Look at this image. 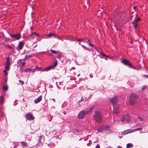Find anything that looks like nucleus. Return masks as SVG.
Listing matches in <instances>:
<instances>
[{"mask_svg": "<svg viewBox=\"0 0 148 148\" xmlns=\"http://www.w3.org/2000/svg\"><path fill=\"white\" fill-rule=\"evenodd\" d=\"M94 118L96 122L100 123L102 120V115L99 111H96L95 112Z\"/></svg>", "mask_w": 148, "mask_h": 148, "instance_id": "f257e3e1", "label": "nucleus"}, {"mask_svg": "<svg viewBox=\"0 0 148 148\" xmlns=\"http://www.w3.org/2000/svg\"><path fill=\"white\" fill-rule=\"evenodd\" d=\"M137 97L134 94H132L130 95L129 98V102L130 103L133 105L135 104L137 100Z\"/></svg>", "mask_w": 148, "mask_h": 148, "instance_id": "f03ea898", "label": "nucleus"}, {"mask_svg": "<svg viewBox=\"0 0 148 148\" xmlns=\"http://www.w3.org/2000/svg\"><path fill=\"white\" fill-rule=\"evenodd\" d=\"M110 127L107 125H103L99 127L98 129V132H104L109 131Z\"/></svg>", "mask_w": 148, "mask_h": 148, "instance_id": "7ed1b4c3", "label": "nucleus"}, {"mask_svg": "<svg viewBox=\"0 0 148 148\" xmlns=\"http://www.w3.org/2000/svg\"><path fill=\"white\" fill-rule=\"evenodd\" d=\"M8 34L12 39L14 40H19L21 37V35L20 34H11L10 33H8Z\"/></svg>", "mask_w": 148, "mask_h": 148, "instance_id": "20e7f679", "label": "nucleus"}, {"mask_svg": "<svg viewBox=\"0 0 148 148\" xmlns=\"http://www.w3.org/2000/svg\"><path fill=\"white\" fill-rule=\"evenodd\" d=\"M86 113V112L84 110H82L79 113L77 117L79 119H82L84 118Z\"/></svg>", "mask_w": 148, "mask_h": 148, "instance_id": "39448f33", "label": "nucleus"}, {"mask_svg": "<svg viewBox=\"0 0 148 148\" xmlns=\"http://www.w3.org/2000/svg\"><path fill=\"white\" fill-rule=\"evenodd\" d=\"M130 121V116L127 114L123 116L122 118L121 122L123 123H124V121H127L128 123Z\"/></svg>", "mask_w": 148, "mask_h": 148, "instance_id": "423d86ee", "label": "nucleus"}, {"mask_svg": "<svg viewBox=\"0 0 148 148\" xmlns=\"http://www.w3.org/2000/svg\"><path fill=\"white\" fill-rule=\"evenodd\" d=\"M121 62L124 65L128 66L134 69H135L134 67H133L132 66L131 63H130L128 60L126 59H123L121 60Z\"/></svg>", "mask_w": 148, "mask_h": 148, "instance_id": "0eeeda50", "label": "nucleus"}, {"mask_svg": "<svg viewBox=\"0 0 148 148\" xmlns=\"http://www.w3.org/2000/svg\"><path fill=\"white\" fill-rule=\"evenodd\" d=\"M118 97L117 96L114 97L110 100V103L113 106L116 104L118 102Z\"/></svg>", "mask_w": 148, "mask_h": 148, "instance_id": "6e6552de", "label": "nucleus"}, {"mask_svg": "<svg viewBox=\"0 0 148 148\" xmlns=\"http://www.w3.org/2000/svg\"><path fill=\"white\" fill-rule=\"evenodd\" d=\"M25 118L27 120L32 121L34 119V117L33 116V114L30 113H26Z\"/></svg>", "mask_w": 148, "mask_h": 148, "instance_id": "1a4fd4ad", "label": "nucleus"}, {"mask_svg": "<svg viewBox=\"0 0 148 148\" xmlns=\"http://www.w3.org/2000/svg\"><path fill=\"white\" fill-rule=\"evenodd\" d=\"M57 64L58 62L56 61L55 62L53 65H51L47 68L45 69L43 71H47L53 69L57 65Z\"/></svg>", "mask_w": 148, "mask_h": 148, "instance_id": "9d476101", "label": "nucleus"}, {"mask_svg": "<svg viewBox=\"0 0 148 148\" xmlns=\"http://www.w3.org/2000/svg\"><path fill=\"white\" fill-rule=\"evenodd\" d=\"M133 132V130L132 129H130L126 130L122 132L121 134L122 135H125L126 134L132 133Z\"/></svg>", "mask_w": 148, "mask_h": 148, "instance_id": "9b49d317", "label": "nucleus"}, {"mask_svg": "<svg viewBox=\"0 0 148 148\" xmlns=\"http://www.w3.org/2000/svg\"><path fill=\"white\" fill-rule=\"evenodd\" d=\"M24 45L23 42H19L18 47L16 48L17 50L18 51L21 50L23 49Z\"/></svg>", "mask_w": 148, "mask_h": 148, "instance_id": "f8f14e48", "label": "nucleus"}, {"mask_svg": "<svg viewBox=\"0 0 148 148\" xmlns=\"http://www.w3.org/2000/svg\"><path fill=\"white\" fill-rule=\"evenodd\" d=\"M42 96H40L39 97L36 98V99L34 100V102L35 103H37L40 101L42 99Z\"/></svg>", "mask_w": 148, "mask_h": 148, "instance_id": "ddd939ff", "label": "nucleus"}, {"mask_svg": "<svg viewBox=\"0 0 148 148\" xmlns=\"http://www.w3.org/2000/svg\"><path fill=\"white\" fill-rule=\"evenodd\" d=\"M4 65H10V58L9 57H8L6 58V62L5 64Z\"/></svg>", "mask_w": 148, "mask_h": 148, "instance_id": "4468645a", "label": "nucleus"}, {"mask_svg": "<svg viewBox=\"0 0 148 148\" xmlns=\"http://www.w3.org/2000/svg\"><path fill=\"white\" fill-rule=\"evenodd\" d=\"M94 106H92L88 110H87V111H86L87 114H89L93 110V109H94Z\"/></svg>", "mask_w": 148, "mask_h": 148, "instance_id": "2eb2a0df", "label": "nucleus"}, {"mask_svg": "<svg viewBox=\"0 0 148 148\" xmlns=\"http://www.w3.org/2000/svg\"><path fill=\"white\" fill-rule=\"evenodd\" d=\"M35 35H36L38 37H39L40 36L38 34L35 32L33 33L30 35L31 38H34Z\"/></svg>", "mask_w": 148, "mask_h": 148, "instance_id": "dca6fc26", "label": "nucleus"}, {"mask_svg": "<svg viewBox=\"0 0 148 148\" xmlns=\"http://www.w3.org/2000/svg\"><path fill=\"white\" fill-rule=\"evenodd\" d=\"M133 147V145L131 143H129L127 144L126 145L127 148H130Z\"/></svg>", "mask_w": 148, "mask_h": 148, "instance_id": "f3484780", "label": "nucleus"}, {"mask_svg": "<svg viewBox=\"0 0 148 148\" xmlns=\"http://www.w3.org/2000/svg\"><path fill=\"white\" fill-rule=\"evenodd\" d=\"M132 24L133 25H134V27L135 29H136L137 26V24L136 22V20H134V21L132 22Z\"/></svg>", "mask_w": 148, "mask_h": 148, "instance_id": "a211bd4d", "label": "nucleus"}, {"mask_svg": "<svg viewBox=\"0 0 148 148\" xmlns=\"http://www.w3.org/2000/svg\"><path fill=\"white\" fill-rule=\"evenodd\" d=\"M137 121L138 122V121L142 122V121H144V120L142 118H141L140 117H138L137 119Z\"/></svg>", "mask_w": 148, "mask_h": 148, "instance_id": "6ab92c4d", "label": "nucleus"}, {"mask_svg": "<svg viewBox=\"0 0 148 148\" xmlns=\"http://www.w3.org/2000/svg\"><path fill=\"white\" fill-rule=\"evenodd\" d=\"M67 40H68L70 41H73L74 40H76V38H71L70 37H69V39H67Z\"/></svg>", "mask_w": 148, "mask_h": 148, "instance_id": "aec40b11", "label": "nucleus"}, {"mask_svg": "<svg viewBox=\"0 0 148 148\" xmlns=\"http://www.w3.org/2000/svg\"><path fill=\"white\" fill-rule=\"evenodd\" d=\"M2 88L3 90H8V87L7 85H5L3 86Z\"/></svg>", "mask_w": 148, "mask_h": 148, "instance_id": "412c9836", "label": "nucleus"}, {"mask_svg": "<svg viewBox=\"0 0 148 148\" xmlns=\"http://www.w3.org/2000/svg\"><path fill=\"white\" fill-rule=\"evenodd\" d=\"M5 47H8L9 48H10V49L12 50H14L15 49H14L12 47V46H11L10 45H6L5 46Z\"/></svg>", "mask_w": 148, "mask_h": 148, "instance_id": "4be33fe9", "label": "nucleus"}, {"mask_svg": "<svg viewBox=\"0 0 148 148\" xmlns=\"http://www.w3.org/2000/svg\"><path fill=\"white\" fill-rule=\"evenodd\" d=\"M5 70H6L7 71H8L10 69V65H5Z\"/></svg>", "mask_w": 148, "mask_h": 148, "instance_id": "5701e85b", "label": "nucleus"}, {"mask_svg": "<svg viewBox=\"0 0 148 148\" xmlns=\"http://www.w3.org/2000/svg\"><path fill=\"white\" fill-rule=\"evenodd\" d=\"M21 143L25 147H27V142L24 141H22L21 142Z\"/></svg>", "mask_w": 148, "mask_h": 148, "instance_id": "b1692460", "label": "nucleus"}, {"mask_svg": "<svg viewBox=\"0 0 148 148\" xmlns=\"http://www.w3.org/2000/svg\"><path fill=\"white\" fill-rule=\"evenodd\" d=\"M81 46L83 47V49H84L85 50H87L88 51L90 50L87 47H86L85 46H84V45H82Z\"/></svg>", "mask_w": 148, "mask_h": 148, "instance_id": "393cba45", "label": "nucleus"}, {"mask_svg": "<svg viewBox=\"0 0 148 148\" xmlns=\"http://www.w3.org/2000/svg\"><path fill=\"white\" fill-rule=\"evenodd\" d=\"M4 99L3 98V96H1V99L0 101V103L2 105L4 103Z\"/></svg>", "mask_w": 148, "mask_h": 148, "instance_id": "a878e982", "label": "nucleus"}, {"mask_svg": "<svg viewBox=\"0 0 148 148\" xmlns=\"http://www.w3.org/2000/svg\"><path fill=\"white\" fill-rule=\"evenodd\" d=\"M113 110L114 111V112H115L116 114H117L119 112V110L118 109L116 110V109L114 108V107Z\"/></svg>", "mask_w": 148, "mask_h": 148, "instance_id": "bb28decb", "label": "nucleus"}, {"mask_svg": "<svg viewBox=\"0 0 148 148\" xmlns=\"http://www.w3.org/2000/svg\"><path fill=\"white\" fill-rule=\"evenodd\" d=\"M142 128L141 127L135 129L133 130V132H135L137 131H139L140 130H142Z\"/></svg>", "mask_w": 148, "mask_h": 148, "instance_id": "cd10ccee", "label": "nucleus"}, {"mask_svg": "<svg viewBox=\"0 0 148 148\" xmlns=\"http://www.w3.org/2000/svg\"><path fill=\"white\" fill-rule=\"evenodd\" d=\"M52 36H55V34H50L47 35V36L49 38H50Z\"/></svg>", "mask_w": 148, "mask_h": 148, "instance_id": "c85d7f7f", "label": "nucleus"}, {"mask_svg": "<svg viewBox=\"0 0 148 148\" xmlns=\"http://www.w3.org/2000/svg\"><path fill=\"white\" fill-rule=\"evenodd\" d=\"M50 51L52 53H53V54H56L57 53V52H56V51H55V50H52V49H50Z\"/></svg>", "mask_w": 148, "mask_h": 148, "instance_id": "c756f323", "label": "nucleus"}, {"mask_svg": "<svg viewBox=\"0 0 148 148\" xmlns=\"http://www.w3.org/2000/svg\"><path fill=\"white\" fill-rule=\"evenodd\" d=\"M101 55L102 56H103V57H107V58H109V56H108L106 55L103 54L102 53H101Z\"/></svg>", "mask_w": 148, "mask_h": 148, "instance_id": "7c9ffc66", "label": "nucleus"}, {"mask_svg": "<svg viewBox=\"0 0 148 148\" xmlns=\"http://www.w3.org/2000/svg\"><path fill=\"white\" fill-rule=\"evenodd\" d=\"M35 69H38V70L42 71H44L43 70H44V69L43 70H42L41 68L39 67L38 66L36 67Z\"/></svg>", "mask_w": 148, "mask_h": 148, "instance_id": "2f4dec72", "label": "nucleus"}, {"mask_svg": "<svg viewBox=\"0 0 148 148\" xmlns=\"http://www.w3.org/2000/svg\"><path fill=\"white\" fill-rule=\"evenodd\" d=\"M31 71V69L30 68H27L26 69L25 71L26 72H30Z\"/></svg>", "mask_w": 148, "mask_h": 148, "instance_id": "473e14b6", "label": "nucleus"}, {"mask_svg": "<svg viewBox=\"0 0 148 148\" xmlns=\"http://www.w3.org/2000/svg\"><path fill=\"white\" fill-rule=\"evenodd\" d=\"M84 101V98L82 97L81 98V99L80 100H78V101L77 102L78 103H79L81 102Z\"/></svg>", "mask_w": 148, "mask_h": 148, "instance_id": "72a5a7b5", "label": "nucleus"}, {"mask_svg": "<svg viewBox=\"0 0 148 148\" xmlns=\"http://www.w3.org/2000/svg\"><path fill=\"white\" fill-rule=\"evenodd\" d=\"M146 86L145 85H143V86H142V90H144L145 89V88H146Z\"/></svg>", "mask_w": 148, "mask_h": 148, "instance_id": "f704fd0d", "label": "nucleus"}, {"mask_svg": "<svg viewBox=\"0 0 148 148\" xmlns=\"http://www.w3.org/2000/svg\"><path fill=\"white\" fill-rule=\"evenodd\" d=\"M87 41L89 42V45L90 46L92 47H94V45H92V44H91V43L90 42V40H88Z\"/></svg>", "mask_w": 148, "mask_h": 148, "instance_id": "c9c22d12", "label": "nucleus"}, {"mask_svg": "<svg viewBox=\"0 0 148 148\" xmlns=\"http://www.w3.org/2000/svg\"><path fill=\"white\" fill-rule=\"evenodd\" d=\"M57 130L55 129L53 131V134H57Z\"/></svg>", "mask_w": 148, "mask_h": 148, "instance_id": "e433bc0d", "label": "nucleus"}, {"mask_svg": "<svg viewBox=\"0 0 148 148\" xmlns=\"http://www.w3.org/2000/svg\"><path fill=\"white\" fill-rule=\"evenodd\" d=\"M7 71V70H5L3 71V72L4 73L5 75H7L8 74V73L6 71Z\"/></svg>", "mask_w": 148, "mask_h": 148, "instance_id": "4c0bfd02", "label": "nucleus"}, {"mask_svg": "<svg viewBox=\"0 0 148 148\" xmlns=\"http://www.w3.org/2000/svg\"><path fill=\"white\" fill-rule=\"evenodd\" d=\"M76 40L78 42H81L84 39H77Z\"/></svg>", "mask_w": 148, "mask_h": 148, "instance_id": "58836bf2", "label": "nucleus"}, {"mask_svg": "<svg viewBox=\"0 0 148 148\" xmlns=\"http://www.w3.org/2000/svg\"><path fill=\"white\" fill-rule=\"evenodd\" d=\"M57 38L59 40H62V41H63V38L62 37H58Z\"/></svg>", "mask_w": 148, "mask_h": 148, "instance_id": "ea45409f", "label": "nucleus"}, {"mask_svg": "<svg viewBox=\"0 0 148 148\" xmlns=\"http://www.w3.org/2000/svg\"><path fill=\"white\" fill-rule=\"evenodd\" d=\"M5 40L6 42H8L9 40V39L6 37L5 38Z\"/></svg>", "mask_w": 148, "mask_h": 148, "instance_id": "a19ab883", "label": "nucleus"}, {"mask_svg": "<svg viewBox=\"0 0 148 148\" xmlns=\"http://www.w3.org/2000/svg\"><path fill=\"white\" fill-rule=\"evenodd\" d=\"M19 82L20 83H21V84H23L24 82L23 81L21 80H19Z\"/></svg>", "mask_w": 148, "mask_h": 148, "instance_id": "79ce46f5", "label": "nucleus"}, {"mask_svg": "<svg viewBox=\"0 0 148 148\" xmlns=\"http://www.w3.org/2000/svg\"><path fill=\"white\" fill-rule=\"evenodd\" d=\"M140 18L139 17H138L137 19H136V21H140Z\"/></svg>", "mask_w": 148, "mask_h": 148, "instance_id": "37998d69", "label": "nucleus"}, {"mask_svg": "<svg viewBox=\"0 0 148 148\" xmlns=\"http://www.w3.org/2000/svg\"><path fill=\"white\" fill-rule=\"evenodd\" d=\"M95 148H100L99 145V144L97 145L96 146Z\"/></svg>", "mask_w": 148, "mask_h": 148, "instance_id": "c03bdc74", "label": "nucleus"}, {"mask_svg": "<svg viewBox=\"0 0 148 148\" xmlns=\"http://www.w3.org/2000/svg\"><path fill=\"white\" fill-rule=\"evenodd\" d=\"M25 64V62H23L22 64V66H23Z\"/></svg>", "mask_w": 148, "mask_h": 148, "instance_id": "a18cd8bd", "label": "nucleus"}, {"mask_svg": "<svg viewBox=\"0 0 148 148\" xmlns=\"http://www.w3.org/2000/svg\"><path fill=\"white\" fill-rule=\"evenodd\" d=\"M35 71V69H31V71L32 72H34Z\"/></svg>", "mask_w": 148, "mask_h": 148, "instance_id": "49530a36", "label": "nucleus"}, {"mask_svg": "<svg viewBox=\"0 0 148 148\" xmlns=\"http://www.w3.org/2000/svg\"><path fill=\"white\" fill-rule=\"evenodd\" d=\"M32 56L31 55L27 57V58H29L31 57H32Z\"/></svg>", "mask_w": 148, "mask_h": 148, "instance_id": "de8ad7c7", "label": "nucleus"}, {"mask_svg": "<svg viewBox=\"0 0 148 148\" xmlns=\"http://www.w3.org/2000/svg\"><path fill=\"white\" fill-rule=\"evenodd\" d=\"M143 76L148 78V74L147 75H143Z\"/></svg>", "mask_w": 148, "mask_h": 148, "instance_id": "09e8293b", "label": "nucleus"}, {"mask_svg": "<svg viewBox=\"0 0 148 148\" xmlns=\"http://www.w3.org/2000/svg\"><path fill=\"white\" fill-rule=\"evenodd\" d=\"M54 137H56V138H59L58 135H57L56 136H55V135H54Z\"/></svg>", "mask_w": 148, "mask_h": 148, "instance_id": "8fccbe9b", "label": "nucleus"}, {"mask_svg": "<svg viewBox=\"0 0 148 148\" xmlns=\"http://www.w3.org/2000/svg\"><path fill=\"white\" fill-rule=\"evenodd\" d=\"M7 79H6L5 80V84H6V82H7Z\"/></svg>", "mask_w": 148, "mask_h": 148, "instance_id": "3c124183", "label": "nucleus"}, {"mask_svg": "<svg viewBox=\"0 0 148 148\" xmlns=\"http://www.w3.org/2000/svg\"><path fill=\"white\" fill-rule=\"evenodd\" d=\"M26 58H27V55H26L25 59L23 60H25Z\"/></svg>", "mask_w": 148, "mask_h": 148, "instance_id": "603ef678", "label": "nucleus"}, {"mask_svg": "<svg viewBox=\"0 0 148 148\" xmlns=\"http://www.w3.org/2000/svg\"><path fill=\"white\" fill-rule=\"evenodd\" d=\"M41 136H40V137H39V141L40 140H41Z\"/></svg>", "mask_w": 148, "mask_h": 148, "instance_id": "864d4df0", "label": "nucleus"}, {"mask_svg": "<svg viewBox=\"0 0 148 148\" xmlns=\"http://www.w3.org/2000/svg\"><path fill=\"white\" fill-rule=\"evenodd\" d=\"M136 6H134L133 7V8L134 9H135V8H136Z\"/></svg>", "mask_w": 148, "mask_h": 148, "instance_id": "5fc2aeb1", "label": "nucleus"}, {"mask_svg": "<svg viewBox=\"0 0 148 148\" xmlns=\"http://www.w3.org/2000/svg\"><path fill=\"white\" fill-rule=\"evenodd\" d=\"M4 115V113L3 112H2V115H1V116H3Z\"/></svg>", "mask_w": 148, "mask_h": 148, "instance_id": "6e6d98bb", "label": "nucleus"}, {"mask_svg": "<svg viewBox=\"0 0 148 148\" xmlns=\"http://www.w3.org/2000/svg\"><path fill=\"white\" fill-rule=\"evenodd\" d=\"M17 146H14L13 147V148H16V147H17Z\"/></svg>", "mask_w": 148, "mask_h": 148, "instance_id": "4d7b16f0", "label": "nucleus"}, {"mask_svg": "<svg viewBox=\"0 0 148 148\" xmlns=\"http://www.w3.org/2000/svg\"><path fill=\"white\" fill-rule=\"evenodd\" d=\"M52 100L54 102H55V99H52Z\"/></svg>", "mask_w": 148, "mask_h": 148, "instance_id": "13d9d810", "label": "nucleus"}, {"mask_svg": "<svg viewBox=\"0 0 148 148\" xmlns=\"http://www.w3.org/2000/svg\"><path fill=\"white\" fill-rule=\"evenodd\" d=\"M69 37H66V40H67V39H69Z\"/></svg>", "mask_w": 148, "mask_h": 148, "instance_id": "bf43d9fd", "label": "nucleus"}, {"mask_svg": "<svg viewBox=\"0 0 148 148\" xmlns=\"http://www.w3.org/2000/svg\"><path fill=\"white\" fill-rule=\"evenodd\" d=\"M63 113L65 115L66 114V112H64Z\"/></svg>", "mask_w": 148, "mask_h": 148, "instance_id": "052dcab7", "label": "nucleus"}, {"mask_svg": "<svg viewBox=\"0 0 148 148\" xmlns=\"http://www.w3.org/2000/svg\"><path fill=\"white\" fill-rule=\"evenodd\" d=\"M37 45H36L35 46H34V48H35L36 47V46Z\"/></svg>", "mask_w": 148, "mask_h": 148, "instance_id": "680f3d73", "label": "nucleus"}, {"mask_svg": "<svg viewBox=\"0 0 148 148\" xmlns=\"http://www.w3.org/2000/svg\"><path fill=\"white\" fill-rule=\"evenodd\" d=\"M79 45H81V43H79Z\"/></svg>", "mask_w": 148, "mask_h": 148, "instance_id": "e2e57ef3", "label": "nucleus"}, {"mask_svg": "<svg viewBox=\"0 0 148 148\" xmlns=\"http://www.w3.org/2000/svg\"><path fill=\"white\" fill-rule=\"evenodd\" d=\"M45 52H42V53H44Z\"/></svg>", "mask_w": 148, "mask_h": 148, "instance_id": "0e129e2a", "label": "nucleus"}, {"mask_svg": "<svg viewBox=\"0 0 148 148\" xmlns=\"http://www.w3.org/2000/svg\"><path fill=\"white\" fill-rule=\"evenodd\" d=\"M84 42H86V41H85Z\"/></svg>", "mask_w": 148, "mask_h": 148, "instance_id": "69168bd1", "label": "nucleus"}, {"mask_svg": "<svg viewBox=\"0 0 148 148\" xmlns=\"http://www.w3.org/2000/svg\"><path fill=\"white\" fill-rule=\"evenodd\" d=\"M91 90H94V89H91Z\"/></svg>", "mask_w": 148, "mask_h": 148, "instance_id": "338daca9", "label": "nucleus"}, {"mask_svg": "<svg viewBox=\"0 0 148 148\" xmlns=\"http://www.w3.org/2000/svg\"><path fill=\"white\" fill-rule=\"evenodd\" d=\"M79 75H80L79 74V75H78V76Z\"/></svg>", "mask_w": 148, "mask_h": 148, "instance_id": "774afa93", "label": "nucleus"}]
</instances>
